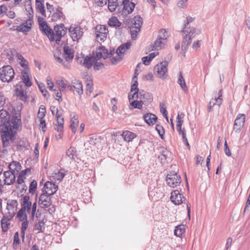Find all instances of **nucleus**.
<instances>
[{
  "mask_svg": "<svg viewBox=\"0 0 250 250\" xmlns=\"http://www.w3.org/2000/svg\"><path fill=\"white\" fill-rule=\"evenodd\" d=\"M194 19L188 17L186 20L184 21V27L183 28V41L182 44V48L186 49L188 45L191 43L192 39L194 37L196 29L194 27L191 28L188 27L189 23L192 22Z\"/></svg>",
  "mask_w": 250,
  "mask_h": 250,
  "instance_id": "obj_1",
  "label": "nucleus"
},
{
  "mask_svg": "<svg viewBox=\"0 0 250 250\" xmlns=\"http://www.w3.org/2000/svg\"><path fill=\"white\" fill-rule=\"evenodd\" d=\"M63 55L62 56L59 52L54 54V56L56 61L61 63L65 68L70 69V62L74 58V51L67 45L63 47Z\"/></svg>",
  "mask_w": 250,
  "mask_h": 250,
  "instance_id": "obj_2",
  "label": "nucleus"
},
{
  "mask_svg": "<svg viewBox=\"0 0 250 250\" xmlns=\"http://www.w3.org/2000/svg\"><path fill=\"white\" fill-rule=\"evenodd\" d=\"M168 36V33L165 29H160L156 40L151 45L152 50H159L164 48L167 42Z\"/></svg>",
  "mask_w": 250,
  "mask_h": 250,
  "instance_id": "obj_3",
  "label": "nucleus"
},
{
  "mask_svg": "<svg viewBox=\"0 0 250 250\" xmlns=\"http://www.w3.org/2000/svg\"><path fill=\"white\" fill-rule=\"evenodd\" d=\"M1 132V140L3 147H7L10 145V142L15 140L14 132L11 128V126L0 128Z\"/></svg>",
  "mask_w": 250,
  "mask_h": 250,
  "instance_id": "obj_4",
  "label": "nucleus"
},
{
  "mask_svg": "<svg viewBox=\"0 0 250 250\" xmlns=\"http://www.w3.org/2000/svg\"><path fill=\"white\" fill-rule=\"evenodd\" d=\"M21 208L18 212L17 217L19 220H23L26 219L25 211L27 210V213H29L32 206V203L30 201V197L29 196L25 195L21 199Z\"/></svg>",
  "mask_w": 250,
  "mask_h": 250,
  "instance_id": "obj_5",
  "label": "nucleus"
},
{
  "mask_svg": "<svg viewBox=\"0 0 250 250\" xmlns=\"http://www.w3.org/2000/svg\"><path fill=\"white\" fill-rule=\"evenodd\" d=\"M68 32L73 41L76 42L82 39L84 33L83 29L77 24H71L68 29Z\"/></svg>",
  "mask_w": 250,
  "mask_h": 250,
  "instance_id": "obj_6",
  "label": "nucleus"
},
{
  "mask_svg": "<svg viewBox=\"0 0 250 250\" xmlns=\"http://www.w3.org/2000/svg\"><path fill=\"white\" fill-rule=\"evenodd\" d=\"M15 72L10 65L4 66L0 70V79L4 83H9L14 78Z\"/></svg>",
  "mask_w": 250,
  "mask_h": 250,
  "instance_id": "obj_7",
  "label": "nucleus"
},
{
  "mask_svg": "<svg viewBox=\"0 0 250 250\" xmlns=\"http://www.w3.org/2000/svg\"><path fill=\"white\" fill-rule=\"evenodd\" d=\"M95 34L96 41L101 43L106 39L108 30L106 26L98 25L95 27Z\"/></svg>",
  "mask_w": 250,
  "mask_h": 250,
  "instance_id": "obj_8",
  "label": "nucleus"
},
{
  "mask_svg": "<svg viewBox=\"0 0 250 250\" xmlns=\"http://www.w3.org/2000/svg\"><path fill=\"white\" fill-rule=\"evenodd\" d=\"M168 62L164 61L157 64L154 67L156 75L157 77L165 79L167 76Z\"/></svg>",
  "mask_w": 250,
  "mask_h": 250,
  "instance_id": "obj_9",
  "label": "nucleus"
},
{
  "mask_svg": "<svg viewBox=\"0 0 250 250\" xmlns=\"http://www.w3.org/2000/svg\"><path fill=\"white\" fill-rule=\"evenodd\" d=\"M166 182L169 187L176 188L180 185L181 178L176 172L171 171L167 176Z\"/></svg>",
  "mask_w": 250,
  "mask_h": 250,
  "instance_id": "obj_10",
  "label": "nucleus"
},
{
  "mask_svg": "<svg viewBox=\"0 0 250 250\" xmlns=\"http://www.w3.org/2000/svg\"><path fill=\"white\" fill-rule=\"evenodd\" d=\"M39 19L40 29L49 38L50 42L54 41V32L47 25L46 22L42 19Z\"/></svg>",
  "mask_w": 250,
  "mask_h": 250,
  "instance_id": "obj_11",
  "label": "nucleus"
},
{
  "mask_svg": "<svg viewBox=\"0 0 250 250\" xmlns=\"http://www.w3.org/2000/svg\"><path fill=\"white\" fill-rule=\"evenodd\" d=\"M54 41L59 44L62 38L66 33L67 29L62 23L57 25L54 27Z\"/></svg>",
  "mask_w": 250,
  "mask_h": 250,
  "instance_id": "obj_12",
  "label": "nucleus"
},
{
  "mask_svg": "<svg viewBox=\"0 0 250 250\" xmlns=\"http://www.w3.org/2000/svg\"><path fill=\"white\" fill-rule=\"evenodd\" d=\"M170 200L175 205H180L186 200L181 191L176 189L171 193Z\"/></svg>",
  "mask_w": 250,
  "mask_h": 250,
  "instance_id": "obj_13",
  "label": "nucleus"
},
{
  "mask_svg": "<svg viewBox=\"0 0 250 250\" xmlns=\"http://www.w3.org/2000/svg\"><path fill=\"white\" fill-rule=\"evenodd\" d=\"M246 116L244 114H238L234 121L233 130L239 133L243 127L245 122Z\"/></svg>",
  "mask_w": 250,
  "mask_h": 250,
  "instance_id": "obj_14",
  "label": "nucleus"
},
{
  "mask_svg": "<svg viewBox=\"0 0 250 250\" xmlns=\"http://www.w3.org/2000/svg\"><path fill=\"white\" fill-rule=\"evenodd\" d=\"M122 5L123 9L121 11H119V13L123 16L130 14L135 7V4L129 0H122Z\"/></svg>",
  "mask_w": 250,
  "mask_h": 250,
  "instance_id": "obj_15",
  "label": "nucleus"
},
{
  "mask_svg": "<svg viewBox=\"0 0 250 250\" xmlns=\"http://www.w3.org/2000/svg\"><path fill=\"white\" fill-rule=\"evenodd\" d=\"M113 54L114 52L113 53L112 51L108 52V50L104 46H101L96 49L95 51L96 56L95 57L97 60H100L102 58L105 59L110 57Z\"/></svg>",
  "mask_w": 250,
  "mask_h": 250,
  "instance_id": "obj_16",
  "label": "nucleus"
},
{
  "mask_svg": "<svg viewBox=\"0 0 250 250\" xmlns=\"http://www.w3.org/2000/svg\"><path fill=\"white\" fill-rule=\"evenodd\" d=\"M58 189V186L52 182H46L43 187L42 192L49 195L54 194Z\"/></svg>",
  "mask_w": 250,
  "mask_h": 250,
  "instance_id": "obj_17",
  "label": "nucleus"
},
{
  "mask_svg": "<svg viewBox=\"0 0 250 250\" xmlns=\"http://www.w3.org/2000/svg\"><path fill=\"white\" fill-rule=\"evenodd\" d=\"M38 203L41 208H46L49 207L52 204L50 195L42 192L39 197Z\"/></svg>",
  "mask_w": 250,
  "mask_h": 250,
  "instance_id": "obj_18",
  "label": "nucleus"
},
{
  "mask_svg": "<svg viewBox=\"0 0 250 250\" xmlns=\"http://www.w3.org/2000/svg\"><path fill=\"white\" fill-rule=\"evenodd\" d=\"M10 115L8 112L5 110H0V128L3 127H8L11 125L10 121Z\"/></svg>",
  "mask_w": 250,
  "mask_h": 250,
  "instance_id": "obj_19",
  "label": "nucleus"
},
{
  "mask_svg": "<svg viewBox=\"0 0 250 250\" xmlns=\"http://www.w3.org/2000/svg\"><path fill=\"white\" fill-rule=\"evenodd\" d=\"M80 59H81V60L80 61V63H82L83 66H84L85 67L88 69L92 67L94 62L96 61V58L94 56H83V62L82 60L80 58H77V61H79Z\"/></svg>",
  "mask_w": 250,
  "mask_h": 250,
  "instance_id": "obj_20",
  "label": "nucleus"
},
{
  "mask_svg": "<svg viewBox=\"0 0 250 250\" xmlns=\"http://www.w3.org/2000/svg\"><path fill=\"white\" fill-rule=\"evenodd\" d=\"M50 18L51 20L53 21L64 20L65 16L63 14L62 8L61 7L56 8L53 13L51 15Z\"/></svg>",
  "mask_w": 250,
  "mask_h": 250,
  "instance_id": "obj_21",
  "label": "nucleus"
},
{
  "mask_svg": "<svg viewBox=\"0 0 250 250\" xmlns=\"http://www.w3.org/2000/svg\"><path fill=\"white\" fill-rule=\"evenodd\" d=\"M18 205V202L16 200H8L7 201L6 208L9 211V213L11 217H13L15 215Z\"/></svg>",
  "mask_w": 250,
  "mask_h": 250,
  "instance_id": "obj_22",
  "label": "nucleus"
},
{
  "mask_svg": "<svg viewBox=\"0 0 250 250\" xmlns=\"http://www.w3.org/2000/svg\"><path fill=\"white\" fill-rule=\"evenodd\" d=\"M4 177V184L11 185L15 181V173L12 171H6L3 173Z\"/></svg>",
  "mask_w": 250,
  "mask_h": 250,
  "instance_id": "obj_23",
  "label": "nucleus"
},
{
  "mask_svg": "<svg viewBox=\"0 0 250 250\" xmlns=\"http://www.w3.org/2000/svg\"><path fill=\"white\" fill-rule=\"evenodd\" d=\"M32 21L30 20H27L25 22L21 24L16 27V29L19 31L26 34L31 28Z\"/></svg>",
  "mask_w": 250,
  "mask_h": 250,
  "instance_id": "obj_24",
  "label": "nucleus"
},
{
  "mask_svg": "<svg viewBox=\"0 0 250 250\" xmlns=\"http://www.w3.org/2000/svg\"><path fill=\"white\" fill-rule=\"evenodd\" d=\"M67 173V170H65L64 169H61L57 172L53 173L51 178L52 180H54L55 182L58 181L60 183L62 181Z\"/></svg>",
  "mask_w": 250,
  "mask_h": 250,
  "instance_id": "obj_25",
  "label": "nucleus"
},
{
  "mask_svg": "<svg viewBox=\"0 0 250 250\" xmlns=\"http://www.w3.org/2000/svg\"><path fill=\"white\" fill-rule=\"evenodd\" d=\"M70 128L73 133H75L77 128L79 125V120L78 117L76 115L75 113H72L70 115Z\"/></svg>",
  "mask_w": 250,
  "mask_h": 250,
  "instance_id": "obj_26",
  "label": "nucleus"
},
{
  "mask_svg": "<svg viewBox=\"0 0 250 250\" xmlns=\"http://www.w3.org/2000/svg\"><path fill=\"white\" fill-rule=\"evenodd\" d=\"M143 119L145 122L149 125H154L157 120V116L152 113H146L144 114Z\"/></svg>",
  "mask_w": 250,
  "mask_h": 250,
  "instance_id": "obj_27",
  "label": "nucleus"
},
{
  "mask_svg": "<svg viewBox=\"0 0 250 250\" xmlns=\"http://www.w3.org/2000/svg\"><path fill=\"white\" fill-rule=\"evenodd\" d=\"M131 45V42H127L120 45L116 50L117 55H121L123 56L126 51L130 49Z\"/></svg>",
  "mask_w": 250,
  "mask_h": 250,
  "instance_id": "obj_28",
  "label": "nucleus"
},
{
  "mask_svg": "<svg viewBox=\"0 0 250 250\" xmlns=\"http://www.w3.org/2000/svg\"><path fill=\"white\" fill-rule=\"evenodd\" d=\"M143 19L140 16H135L132 20L129 27H132L136 29L141 28L143 24Z\"/></svg>",
  "mask_w": 250,
  "mask_h": 250,
  "instance_id": "obj_29",
  "label": "nucleus"
},
{
  "mask_svg": "<svg viewBox=\"0 0 250 250\" xmlns=\"http://www.w3.org/2000/svg\"><path fill=\"white\" fill-rule=\"evenodd\" d=\"M222 98H216L215 97V98H212L208 104V112H211L212 110V107L215 105H217L220 106L222 104Z\"/></svg>",
  "mask_w": 250,
  "mask_h": 250,
  "instance_id": "obj_30",
  "label": "nucleus"
},
{
  "mask_svg": "<svg viewBox=\"0 0 250 250\" xmlns=\"http://www.w3.org/2000/svg\"><path fill=\"white\" fill-rule=\"evenodd\" d=\"M72 83L77 94L79 95H82L83 92L82 83L80 81L77 80L73 81Z\"/></svg>",
  "mask_w": 250,
  "mask_h": 250,
  "instance_id": "obj_31",
  "label": "nucleus"
},
{
  "mask_svg": "<svg viewBox=\"0 0 250 250\" xmlns=\"http://www.w3.org/2000/svg\"><path fill=\"white\" fill-rule=\"evenodd\" d=\"M139 99L140 101H143L144 104L148 101L150 102L152 100V96L149 93L142 90L139 91Z\"/></svg>",
  "mask_w": 250,
  "mask_h": 250,
  "instance_id": "obj_32",
  "label": "nucleus"
},
{
  "mask_svg": "<svg viewBox=\"0 0 250 250\" xmlns=\"http://www.w3.org/2000/svg\"><path fill=\"white\" fill-rule=\"evenodd\" d=\"M9 168L13 172H18L21 169V164L17 161H13L8 166Z\"/></svg>",
  "mask_w": 250,
  "mask_h": 250,
  "instance_id": "obj_33",
  "label": "nucleus"
},
{
  "mask_svg": "<svg viewBox=\"0 0 250 250\" xmlns=\"http://www.w3.org/2000/svg\"><path fill=\"white\" fill-rule=\"evenodd\" d=\"M122 135L124 141L127 142L132 141L136 137V135L134 133L127 130L124 131Z\"/></svg>",
  "mask_w": 250,
  "mask_h": 250,
  "instance_id": "obj_34",
  "label": "nucleus"
},
{
  "mask_svg": "<svg viewBox=\"0 0 250 250\" xmlns=\"http://www.w3.org/2000/svg\"><path fill=\"white\" fill-rule=\"evenodd\" d=\"M177 83L180 85V87L184 92L186 93L188 91V88L186 83L185 80L183 77L182 72H179V78Z\"/></svg>",
  "mask_w": 250,
  "mask_h": 250,
  "instance_id": "obj_35",
  "label": "nucleus"
},
{
  "mask_svg": "<svg viewBox=\"0 0 250 250\" xmlns=\"http://www.w3.org/2000/svg\"><path fill=\"white\" fill-rule=\"evenodd\" d=\"M12 129H17L21 123L20 117L13 116L10 122Z\"/></svg>",
  "mask_w": 250,
  "mask_h": 250,
  "instance_id": "obj_36",
  "label": "nucleus"
},
{
  "mask_svg": "<svg viewBox=\"0 0 250 250\" xmlns=\"http://www.w3.org/2000/svg\"><path fill=\"white\" fill-rule=\"evenodd\" d=\"M176 127L177 130L180 135L183 134V132H186L185 129L184 128L182 129V125L183 123V120H182V118L181 117V116L179 114H178L176 118Z\"/></svg>",
  "mask_w": 250,
  "mask_h": 250,
  "instance_id": "obj_37",
  "label": "nucleus"
},
{
  "mask_svg": "<svg viewBox=\"0 0 250 250\" xmlns=\"http://www.w3.org/2000/svg\"><path fill=\"white\" fill-rule=\"evenodd\" d=\"M185 232V226L183 225H180L175 227L174 234L177 237H182Z\"/></svg>",
  "mask_w": 250,
  "mask_h": 250,
  "instance_id": "obj_38",
  "label": "nucleus"
},
{
  "mask_svg": "<svg viewBox=\"0 0 250 250\" xmlns=\"http://www.w3.org/2000/svg\"><path fill=\"white\" fill-rule=\"evenodd\" d=\"M10 225V219L5 216H3L1 220L2 231L3 232L7 231L9 229Z\"/></svg>",
  "mask_w": 250,
  "mask_h": 250,
  "instance_id": "obj_39",
  "label": "nucleus"
},
{
  "mask_svg": "<svg viewBox=\"0 0 250 250\" xmlns=\"http://www.w3.org/2000/svg\"><path fill=\"white\" fill-rule=\"evenodd\" d=\"M22 80L25 85L27 87H30L32 85V82L29 79V75L28 72L23 70L21 72Z\"/></svg>",
  "mask_w": 250,
  "mask_h": 250,
  "instance_id": "obj_40",
  "label": "nucleus"
},
{
  "mask_svg": "<svg viewBox=\"0 0 250 250\" xmlns=\"http://www.w3.org/2000/svg\"><path fill=\"white\" fill-rule=\"evenodd\" d=\"M130 105H129V109H132L133 108H138L139 109H141L142 108L143 104V101H140L134 100L133 101H130Z\"/></svg>",
  "mask_w": 250,
  "mask_h": 250,
  "instance_id": "obj_41",
  "label": "nucleus"
},
{
  "mask_svg": "<svg viewBox=\"0 0 250 250\" xmlns=\"http://www.w3.org/2000/svg\"><path fill=\"white\" fill-rule=\"evenodd\" d=\"M108 24L111 27H120L121 25V22L116 17H112L109 19Z\"/></svg>",
  "mask_w": 250,
  "mask_h": 250,
  "instance_id": "obj_42",
  "label": "nucleus"
},
{
  "mask_svg": "<svg viewBox=\"0 0 250 250\" xmlns=\"http://www.w3.org/2000/svg\"><path fill=\"white\" fill-rule=\"evenodd\" d=\"M57 84L59 85L60 91H63L66 88L68 82L62 78H59L56 81Z\"/></svg>",
  "mask_w": 250,
  "mask_h": 250,
  "instance_id": "obj_43",
  "label": "nucleus"
},
{
  "mask_svg": "<svg viewBox=\"0 0 250 250\" xmlns=\"http://www.w3.org/2000/svg\"><path fill=\"white\" fill-rule=\"evenodd\" d=\"M117 5V0H108V7L110 11H115Z\"/></svg>",
  "mask_w": 250,
  "mask_h": 250,
  "instance_id": "obj_44",
  "label": "nucleus"
},
{
  "mask_svg": "<svg viewBox=\"0 0 250 250\" xmlns=\"http://www.w3.org/2000/svg\"><path fill=\"white\" fill-rule=\"evenodd\" d=\"M46 108L44 105H41L38 113V118L40 119L44 118L46 115Z\"/></svg>",
  "mask_w": 250,
  "mask_h": 250,
  "instance_id": "obj_45",
  "label": "nucleus"
},
{
  "mask_svg": "<svg viewBox=\"0 0 250 250\" xmlns=\"http://www.w3.org/2000/svg\"><path fill=\"white\" fill-rule=\"evenodd\" d=\"M132 81L134 83L131 85V90L130 92H139V89L138 88V82H137V78L136 75L133 76L132 77Z\"/></svg>",
  "mask_w": 250,
  "mask_h": 250,
  "instance_id": "obj_46",
  "label": "nucleus"
},
{
  "mask_svg": "<svg viewBox=\"0 0 250 250\" xmlns=\"http://www.w3.org/2000/svg\"><path fill=\"white\" fill-rule=\"evenodd\" d=\"M40 91L42 93L43 96L47 99L49 97L48 93L46 89L45 86L42 83H38Z\"/></svg>",
  "mask_w": 250,
  "mask_h": 250,
  "instance_id": "obj_47",
  "label": "nucleus"
},
{
  "mask_svg": "<svg viewBox=\"0 0 250 250\" xmlns=\"http://www.w3.org/2000/svg\"><path fill=\"white\" fill-rule=\"evenodd\" d=\"M44 229V223L39 220L35 225V229L38 231V233L42 232Z\"/></svg>",
  "mask_w": 250,
  "mask_h": 250,
  "instance_id": "obj_48",
  "label": "nucleus"
},
{
  "mask_svg": "<svg viewBox=\"0 0 250 250\" xmlns=\"http://www.w3.org/2000/svg\"><path fill=\"white\" fill-rule=\"evenodd\" d=\"M177 5L179 8L185 9L188 6V0H177Z\"/></svg>",
  "mask_w": 250,
  "mask_h": 250,
  "instance_id": "obj_49",
  "label": "nucleus"
},
{
  "mask_svg": "<svg viewBox=\"0 0 250 250\" xmlns=\"http://www.w3.org/2000/svg\"><path fill=\"white\" fill-rule=\"evenodd\" d=\"M37 187V183L35 180H33L30 184L29 188V192L33 194L35 192Z\"/></svg>",
  "mask_w": 250,
  "mask_h": 250,
  "instance_id": "obj_50",
  "label": "nucleus"
},
{
  "mask_svg": "<svg viewBox=\"0 0 250 250\" xmlns=\"http://www.w3.org/2000/svg\"><path fill=\"white\" fill-rule=\"evenodd\" d=\"M130 28V33L131 38L135 40L137 38V34L140 31V28L136 29L132 27H129Z\"/></svg>",
  "mask_w": 250,
  "mask_h": 250,
  "instance_id": "obj_51",
  "label": "nucleus"
},
{
  "mask_svg": "<svg viewBox=\"0 0 250 250\" xmlns=\"http://www.w3.org/2000/svg\"><path fill=\"white\" fill-rule=\"evenodd\" d=\"M16 94L17 96L19 97L21 100H23L26 99V93L22 89H16Z\"/></svg>",
  "mask_w": 250,
  "mask_h": 250,
  "instance_id": "obj_52",
  "label": "nucleus"
},
{
  "mask_svg": "<svg viewBox=\"0 0 250 250\" xmlns=\"http://www.w3.org/2000/svg\"><path fill=\"white\" fill-rule=\"evenodd\" d=\"M75 154L76 150L75 147H70L69 149H67L66 151L67 156L70 159H73L74 157L75 156Z\"/></svg>",
  "mask_w": 250,
  "mask_h": 250,
  "instance_id": "obj_53",
  "label": "nucleus"
},
{
  "mask_svg": "<svg viewBox=\"0 0 250 250\" xmlns=\"http://www.w3.org/2000/svg\"><path fill=\"white\" fill-rule=\"evenodd\" d=\"M99 138L96 135H91L89 138L88 142L90 145H95L99 142Z\"/></svg>",
  "mask_w": 250,
  "mask_h": 250,
  "instance_id": "obj_54",
  "label": "nucleus"
},
{
  "mask_svg": "<svg viewBox=\"0 0 250 250\" xmlns=\"http://www.w3.org/2000/svg\"><path fill=\"white\" fill-rule=\"evenodd\" d=\"M98 60L96 59V61L93 63V68L95 71H99L104 67V64L102 62H97Z\"/></svg>",
  "mask_w": 250,
  "mask_h": 250,
  "instance_id": "obj_55",
  "label": "nucleus"
},
{
  "mask_svg": "<svg viewBox=\"0 0 250 250\" xmlns=\"http://www.w3.org/2000/svg\"><path fill=\"white\" fill-rule=\"evenodd\" d=\"M155 128L160 136L161 138L164 139V135L165 134L164 127L162 125H156Z\"/></svg>",
  "mask_w": 250,
  "mask_h": 250,
  "instance_id": "obj_56",
  "label": "nucleus"
},
{
  "mask_svg": "<svg viewBox=\"0 0 250 250\" xmlns=\"http://www.w3.org/2000/svg\"><path fill=\"white\" fill-rule=\"evenodd\" d=\"M132 92H129L128 95L129 101L130 102L132 100L139 99V92H134L133 94Z\"/></svg>",
  "mask_w": 250,
  "mask_h": 250,
  "instance_id": "obj_57",
  "label": "nucleus"
},
{
  "mask_svg": "<svg viewBox=\"0 0 250 250\" xmlns=\"http://www.w3.org/2000/svg\"><path fill=\"white\" fill-rule=\"evenodd\" d=\"M123 59V56H122L121 55L119 54L114 57L111 60V62L112 64H116L118 62H120Z\"/></svg>",
  "mask_w": 250,
  "mask_h": 250,
  "instance_id": "obj_58",
  "label": "nucleus"
},
{
  "mask_svg": "<svg viewBox=\"0 0 250 250\" xmlns=\"http://www.w3.org/2000/svg\"><path fill=\"white\" fill-rule=\"evenodd\" d=\"M36 208H37V203L36 202H35L31 206V216H30V218L31 220H33L35 217V212L36 211Z\"/></svg>",
  "mask_w": 250,
  "mask_h": 250,
  "instance_id": "obj_59",
  "label": "nucleus"
},
{
  "mask_svg": "<svg viewBox=\"0 0 250 250\" xmlns=\"http://www.w3.org/2000/svg\"><path fill=\"white\" fill-rule=\"evenodd\" d=\"M37 10L41 13L42 15H44V13H45L44 11V7L42 3H37L36 4Z\"/></svg>",
  "mask_w": 250,
  "mask_h": 250,
  "instance_id": "obj_60",
  "label": "nucleus"
},
{
  "mask_svg": "<svg viewBox=\"0 0 250 250\" xmlns=\"http://www.w3.org/2000/svg\"><path fill=\"white\" fill-rule=\"evenodd\" d=\"M19 59L21 60V66L27 69L28 68V62L26 61V60L21 56H20V58Z\"/></svg>",
  "mask_w": 250,
  "mask_h": 250,
  "instance_id": "obj_61",
  "label": "nucleus"
},
{
  "mask_svg": "<svg viewBox=\"0 0 250 250\" xmlns=\"http://www.w3.org/2000/svg\"><path fill=\"white\" fill-rule=\"evenodd\" d=\"M21 221H22L21 223V229L22 230H25L27 229V226H28V221H27V216L26 215V219L23 220H20Z\"/></svg>",
  "mask_w": 250,
  "mask_h": 250,
  "instance_id": "obj_62",
  "label": "nucleus"
},
{
  "mask_svg": "<svg viewBox=\"0 0 250 250\" xmlns=\"http://www.w3.org/2000/svg\"><path fill=\"white\" fill-rule=\"evenodd\" d=\"M47 84L50 90L55 91V90L53 89L54 83L49 77H48L47 78Z\"/></svg>",
  "mask_w": 250,
  "mask_h": 250,
  "instance_id": "obj_63",
  "label": "nucleus"
},
{
  "mask_svg": "<svg viewBox=\"0 0 250 250\" xmlns=\"http://www.w3.org/2000/svg\"><path fill=\"white\" fill-rule=\"evenodd\" d=\"M232 243V238L231 237H229L227 239V242L225 246V250H228L229 248L231 246Z\"/></svg>",
  "mask_w": 250,
  "mask_h": 250,
  "instance_id": "obj_64",
  "label": "nucleus"
}]
</instances>
